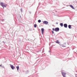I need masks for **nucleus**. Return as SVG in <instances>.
Wrapping results in <instances>:
<instances>
[{"instance_id":"16","label":"nucleus","mask_w":77,"mask_h":77,"mask_svg":"<svg viewBox=\"0 0 77 77\" xmlns=\"http://www.w3.org/2000/svg\"><path fill=\"white\" fill-rule=\"evenodd\" d=\"M56 24H58V23L57 22V23H56Z\"/></svg>"},{"instance_id":"2","label":"nucleus","mask_w":77,"mask_h":77,"mask_svg":"<svg viewBox=\"0 0 77 77\" xmlns=\"http://www.w3.org/2000/svg\"><path fill=\"white\" fill-rule=\"evenodd\" d=\"M53 30L54 31H55V32H58V31H59V28H56L55 29L53 28Z\"/></svg>"},{"instance_id":"13","label":"nucleus","mask_w":77,"mask_h":77,"mask_svg":"<svg viewBox=\"0 0 77 77\" xmlns=\"http://www.w3.org/2000/svg\"><path fill=\"white\" fill-rule=\"evenodd\" d=\"M34 27L35 28L36 27V24H34Z\"/></svg>"},{"instance_id":"15","label":"nucleus","mask_w":77,"mask_h":77,"mask_svg":"<svg viewBox=\"0 0 77 77\" xmlns=\"http://www.w3.org/2000/svg\"><path fill=\"white\" fill-rule=\"evenodd\" d=\"M52 33H54V31H52Z\"/></svg>"},{"instance_id":"8","label":"nucleus","mask_w":77,"mask_h":77,"mask_svg":"<svg viewBox=\"0 0 77 77\" xmlns=\"http://www.w3.org/2000/svg\"><path fill=\"white\" fill-rule=\"evenodd\" d=\"M71 8H72V9H74V8L73 7V6L71 5L69 6Z\"/></svg>"},{"instance_id":"14","label":"nucleus","mask_w":77,"mask_h":77,"mask_svg":"<svg viewBox=\"0 0 77 77\" xmlns=\"http://www.w3.org/2000/svg\"><path fill=\"white\" fill-rule=\"evenodd\" d=\"M41 20H39V23H41Z\"/></svg>"},{"instance_id":"18","label":"nucleus","mask_w":77,"mask_h":77,"mask_svg":"<svg viewBox=\"0 0 77 77\" xmlns=\"http://www.w3.org/2000/svg\"><path fill=\"white\" fill-rule=\"evenodd\" d=\"M38 22H39V20H38Z\"/></svg>"},{"instance_id":"3","label":"nucleus","mask_w":77,"mask_h":77,"mask_svg":"<svg viewBox=\"0 0 77 77\" xmlns=\"http://www.w3.org/2000/svg\"><path fill=\"white\" fill-rule=\"evenodd\" d=\"M10 67L12 69H14L15 68V66H14L13 65H12L11 64H10Z\"/></svg>"},{"instance_id":"12","label":"nucleus","mask_w":77,"mask_h":77,"mask_svg":"<svg viewBox=\"0 0 77 77\" xmlns=\"http://www.w3.org/2000/svg\"><path fill=\"white\" fill-rule=\"evenodd\" d=\"M16 68L17 69V70H18L19 69V66H17L16 67Z\"/></svg>"},{"instance_id":"4","label":"nucleus","mask_w":77,"mask_h":77,"mask_svg":"<svg viewBox=\"0 0 77 77\" xmlns=\"http://www.w3.org/2000/svg\"><path fill=\"white\" fill-rule=\"evenodd\" d=\"M41 30L42 31V35H44V28H42Z\"/></svg>"},{"instance_id":"1","label":"nucleus","mask_w":77,"mask_h":77,"mask_svg":"<svg viewBox=\"0 0 77 77\" xmlns=\"http://www.w3.org/2000/svg\"><path fill=\"white\" fill-rule=\"evenodd\" d=\"M0 5L2 6L3 7V8L4 9V8H6V5H5V4L3 2H1L0 3Z\"/></svg>"},{"instance_id":"7","label":"nucleus","mask_w":77,"mask_h":77,"mask_svg":"<svg viewBox=\"0 0 77 77\" xmlns=\"http://www.w3.org/2000/svg\"><path fill=\"white\" fill-rule=\"evenodd\" d=\"M64 26L66 28H67V27L68 26V25H67V24H64Z\"/></svg>"},{"instance_id":"17","label":"nucleus","mask_w":77,"mask_h":77,"mask_svg":"<svg viewBox=\"0 0 77 77\" xmlns=\"http://www.w3.org/2000/svg\"><path fill=\"white\" fill-rule=\"evenodd\" d=\"M0 66H2V64L0 65Z\"/></svg>"},{"instance_id":"9","label":"nucleus","mask_w":77,"mask_h":77,"mask_svg":"<svg viewBox=\"0 0 77 77\" xmlns=\"http://www.w3.org/2000/svg\"><path fill=\"white\" fill-rule=\"evenodd\" d=\"M60 26H61V27H63V25L62 23H60Z\"/></svg>"},{"instance_id":"11","label":"nucleus","mask_w":77,"mask_h":77,"mask_svg":"<svg viewBox=\"0 0 77 77\" xmlns=\"http://www.w3.org/2000/svg\"><path fill=\"white\" fill-rule=\"evenodd\" d=\"M55 42H56V43H57V44H59V41H58V40H57Z\"/></svg>"},{"instance_id":"5","label":"nucleus","mask_w":77,"mask_h":77,"mask_svg":"<svg viewBox=\"0 0 77 77\" xmlns=\"http://www.w3.org/2000/svg\"><path fill=\"white\" fill-rule=\"evenodd\" d=\"M61 73L63 77H65V75H66V73L63 72H62Z\"/></svg>"},{"instance_id":"6","label":"nucleus","mask_w":77,"mask_h":77,"mask_svg":"<svg viewBox=\"0 0 77 77\" xmlns=\"http://www.w3.org/2000/svg\"><path fill=\"white\" fill-rule=\"evenodd\" d=\"M43 24H48V21H44L43 22Z\"/></svg>"},{"instance_id":"10","label":"nucleus","mask_w":77,"mask_h":77,"mask_svg":"<svg viewBox=\"0 0 77 77\" xmlns=\"http://www.w3.org/2000/svg\"><path fill=\"white\" fill-rule=\"evenodd\" d=\"M68 27L69 29H71V25H68Z\"/></svg>"}]
</instances>
